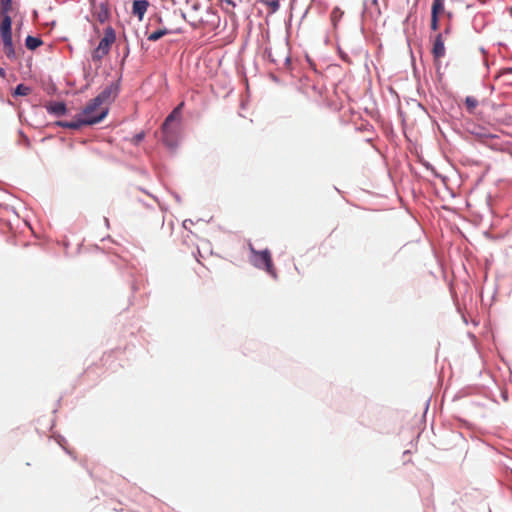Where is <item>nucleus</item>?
<instances>
[{"label":"nucleus","mask_w":512,"mask_h":512,"mask_svg":"<svg viewBox=\"0 0 512 512\" xmlns=\"http://www.w3.org/2000/svg\"><path fill=\"white\" fill-rule=\"evenodd\" d=\"M148 6H149V3L146 0H134L133 6H132L133 15L136 16L141 21L148 9Z\"/></svg>","instance_id":"nucleus-7"},{"label":"nucleus","mask_w":512,"mask_h":512,"mask_svg":"<svg viewBox=\"0 0 512 512\" xmlns=\"http://www.w3.org/2000/svg\"><path fill=\"white\" fill-rule=\"evenodd\" d=\"M222 4H226L228 6L235 7V3L232 0H220Z\"/></svg>","instance_id":"nucleus-20"},{"label":"nucleus","mask_w":512,"mask_h":512,"mask_svg":"<svg viewBox=\"0 0 512 512\" xmlns=\"http://www.w3.org/2000/svg\"><path fill=\"white\" fill-rule=\"evenodd\" d=\"M116 41V33L111 26L104 30V36L100 40L98 46L92 52L93 61H101L110 51L111 46Z\"/></svg>","instance_id":"nucleus-3"},{"label":"nucleus","mask_w":512,"mask_h":512,"mask_svg":"<svg viewBox=\"0 0 512 512\" xmlns=\"http://www.w3.org/2000/svg\"><path fill=\"white\" fill-rule=\"evenodd\" d=\"M43 44V41L39 37L27 36L25 39V46L29 50H35Z\"/></svg>","instance_id":"nucleus-11"},{"label":"nucleus","mask_w":512,"mask_h":512,"mask_svg":"<svg viewBox=\"0 0 512 512\" xmlns=\"http://www.w3.org/2000/svg\"><path fill=\"white\" fill-rule=\"evenodd\" d=\"M185 20H187L194 28L200 27L203 23L201 18L191 17L189 19L186 18V15L183 14Z\"/></svg>","instance_id":"nucleus-18"},{"label":"nucleus","mask_w":512,"mask_h":512,"mask_svg":"<svg viewBox=\"0 0 512 512\" xmlns=\"http://www.w3.org/2000/svg\"><path fill=\"white\" fill-rule=\"evenodd\" d=\"M30 93H31V88L30 87H28V86H26L24 84H19L15 88L13 95L14 96H27Z\"/></svg>","instance_id":"nucleus-15"},{"label":"nucleus","mask_w":512,"mask_h":512,"mask_svg":"<svg viewBox=\"0 0 512 512\" xmlns=\"http://www.w3.org/2000/svg\"><path fill=\"white\" fill-rule=\"evenodd\" d=\"M465 105L468 112L473 113L478 106V100L473 96H467L465 99Z\"/></svg>","instance_id":"nucleus-16"},{"label":"nucleus","mask_w":512,"mask_h":512,"mask_svg":"<svg viewBox=\"0 0 512 512\" xmlns=\"http://www.w3.org/2000/svg\"><path fill=\"white\" fill-rule=\"evenodd\" d=\"M271 7H272V10H273V11H276V10L279 8V3H278V1H273V2L271 3Z\"/></svg>","instance_id":"nucleus-22"},{"label":"nucleus","mask_w":512,"mask_h":512,"mask_svg":"<svg viewBox=\"0 0 512 512\" xmlns=\"http://www.w3.org/2000/svg\"><path fill=\"white\" fill-rule=\"evenodd\" d=\"M250 250L253 254L254 265L259 269H264L273 278H277L270 251L268 249L257 251L253 247H250Z\"/></svg>","instance_id":"nucleus-4"},{"label":"nucleus","mask_w":512,"mask_h":512,"mask_svg":"<svg viewBox=\"0 0 512 512\" xmlns=\"http://www.w3.org/2000/svg\"><path fill=\"white\" fill-rule=\"evenodd\" d=\"M431 29L433 31H437L439 29V21H438V17L437 16H432L431 15Z\"/></svg>","instance_id":"nucleus-19"},{"label":"nucleus","mask_w":512,"mask_h":512,"mask_svg":"<svg viewBox=\"0 0 512 512\" xmlns=\"http://www.w3.org/2000/svg\"><path fill=\"white\" fill-rule=\"evenodd\" d=\"M0 36L3 42V51L9 59L16 58V52L12 40V19L10 14H0Z\"/></svg>","instance_id":"nucleus-2"},{"label":"nucleus","mask_w":512,"mask_h":512,"mask_svg":"<svg viewBox=\"0 0 512 512\" xmlns=\"http://www.w3.org/2000/svg\"><path fill=\"white\" fill-rule=\"evenodd\" d=\"M12 11V0H0V14H10Z\"/></svg>","instance_id":"nucleus-17"},{"label":"nucleus","mask_w":512,"mask_h":512,"mask_svg":"<svg viewBox=\"0 0 512 512\" xmlns=\"http://www.w3.org/2000/svg\"><path fill=\"white\" fill-rule=\"evenodd\" d=\"M343 11L339 8V7H335L332 12H331V21L334 25V27L337 26L338 22L341 20L342 16H343Z\"/></svg>","instance_id":"nucleus-14"},{"label":"nucleus","mask_w":512,"mask_h":512,"mask_svg":"<svg viewBox=\"0 0 512 512\" xmlns=\"http://www.w3.org/2000/svg\"><path fill=\"white\" fill-rule=\"evenodd\" d=\"M92 14L100 23L106 22L110 17V12L106 3L94 5Z\"/></svg>","instance_id":"nucleus-6"},{"label":"nucleus","mask_w":512,"mask_h":512,"mask_svg":"<svg viewBox=\"0 0 512 512\" xmlns=\"http://www.w3.org/2000/svg\"><path fill=\"white\" fill-rule=\"evenodd\" d=\"M58 124L61 127L70 128V129H79L82 126L87 125L86 123L82 122V115L81 114H79L74 121H71V122H59Z\"/></svg>","instance_id":"nucleus-10"},{"label":"nucleus","mask_w":512,"mask_h":512,"mask_svg":"<svg viewBox=\"0 0 512 512\" xmlns=\"http://www.w3.org/2000/svg\"><path fill=\"white\" fill-rule=\"evenodd\" d=\"M168 33H169V31L166 28L158 29V30L150 33L148 35L147 39L149 41L155 42V41L161 39L163 36L167 35Z\"/></svg>","instance_id":"nucleus-12"},{"label":"nucleus","mask_w":512,"mask_h":512,"mask_svg":"<svg viewBox=\"0 0 512 512\" xmlns=\"http://www.w3.org/2000/svg\"><path fill=\"white\" fill-rule=\"evenodd\" d=\"M48 112L56 116H62L66 113V105L63 102L50 103L47 106Z\"/></svg>","instance_id":"nucleus-9"},{"label":"nucleus","mask_w":512,"mask_h":512,"mask_svg":"<svg viewBox=\"0 0 512 512\" xmlns=\"http://www.w3.org/2000/svg\"><path fill=\"white\" fill-rule=\"evenodd\" d=\"M443 11H444L443 1L433 0L431 15L434 17L435 16L439 17V14H441Z\"/></svg>","instance_id":"nucleus-13"},{"label":"nucleus","mask_w":512,"mask_h":512,"mask_svg":"<svg viewBox=\"0 0 512 512\" xmlns=\"http://www.w3.org/2000/svg\"><path fill=\"white\" fill-rule=\"evenodd\" d=\"M445 52H446V50H445L444 40L442 38V35L438 34L435 37V40L433 43V48H432V54H433L435 62H438L442 57H444Z\"/></svg>","instance_id":"nucleus-5"},{"label":"nucleus","mask_w":512,"mask_h":512,"mask_svg":"<svg viewBox=\"0 0 512 512\" xmlns=\"http://www.w3.org/2000/svg\"><path fill=\"white\" fill-rule=\"evenodd\" d=\"M183 103H180L168 116L167 118L165 119L163 125H162V130H163V133L167 134L168 133V128H169V125L172 121H175V120H178L180 118V115H181V109L183 107Z\"/></svg>","instance_id":"nucleus-8"},{"label":"nucleus","mask_w":512,"mask_h":512,"mask_svg":"<svg viewBox=\"0 0 512 512\" xmlns=\"http://www.w3.org/2000/svg\"><path fill=\"white\" fill-rule=\"evenodd\" d=\"M143 138H144L143 133H139L134 137L136 143L140 142Z\"/></svg>","instance_id":"nucleus-21"},{"label":"nucleus","mask_w":512,"mask_h":512,"mask_svg":"<svg viewBox=\"0 0 512 512\" xmlns=\"http://www.w3.org/2000/svg\"><path fill=\"white\" fill-rule=\"evenodd\" d=\"M118 89L115 85L107 86L95 98L91 99L83 108L82 122L93 125L101 122L108 114L109 105L117 96Z\"/></svg>","instance_id":"nucleus-1"}]
</instances>
